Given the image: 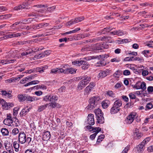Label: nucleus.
Instances as JSON below:
<instances>
[{
	"instance_id": "f257e3e1",
	"label": "nucleus",
	"mask_w": 153,
	"mask_h": 153,
	"mask_svg": "<svg viewBox=\"0 0 153 153\" xmlns=\"http://www.w3.org/2000/svg\"><path fill=\"white\" fill-rule=\"evenodd\" d=\"M83 79L79 82L77 90L80 91L85 87L91 80L90 77L87 76H84L82 77Z\"/></svg>"
},
{
	"instance_id": "f03ea898",
	"label": "nucleus",
	"mask_w": 153,
	"mask_h": 153,
	"mask_svg": "<svg viewBox=\"0 0 153 153\" xmlns=\"http://www.w3.org/2000/svg\"><path fill=\"white\" fill-rule=\"evenodd\" d=\"M32 139L30 137H27L26 134L23 131L19 133L18 136V140L20 143L23 144L26 142L28 144L30 143Z\"/></svg>"
},
{
	"instance_id": "7ed1b4c3",
	"label": "nucleus",
	"mask_w": 153,
	"mask_h": 153,
	"mask_svg": "<svg viewBox=\"0 0 153 153\" xmlns=\"http://www.w3.org/2000/svg\"><path fill=\"white\" fill-rule=\"evenodd\" d=\"M99 100V98L98 97H91L89 101V104L86 108L87 109H93L97 105V102Z\"/></svg>"
},
{
	"instance_id": "20e7f679",
	"label": "nucleus",
	"mask_w": 153,
	"mask_h": 153,
	"mask_svg": "<svg viewBox=\"0 0 153 153\" xmlns=\"http://www.w3.org/2000/svg\"><path fill=\"white\" fill-rule=\"evenodd\" d=\"M94 112L96 115L97 122L100 123H103L104 122V118L103 114L101 110L98 108L94 110Z\"/></svg>"
},
{
	"instance_id": "39448f33",
	"label": "nucleus",
	"mask_w": 153,
	"mask_h": 153,
	"mask_svg": "<svg viewBox=\"0 0 153 153\" xmlns=\"http://www.w3.org/2000/svg\"><path fill=\"white\" fill-rule=\"evenodd\" d=\"M29 33L28 32H23L20 33H16V32L9 33L5 37L6 38L17 37L21 36H22L27 34Z\"/></svg>"
},
{
	"instance_id": "423d86ee",
	"label": "nucleus",
	"mask_w": 153,
	"mask_h": 153,
	"mask_svg": "<svg viewBox=\"0 0 153 153\" xmlns=\"http://www.w3.org/2000/svg\"><path fill=\"white\" fill-rule=\"evenodd\" d=\"M137 117V114L135 112L131 113L126 118L125 120L126 123L128 124H131Z\"/></svg>"
},
{
	"instance_id": "0eeeda50",
	"label": "nucleus",
	"mask_w": 153,
	"mask_h": 153,
	"mask_svg": "<svg viewBox=\"0 0 153 153\" xmlns=\"http://www.w3.org/2000/svg\"><path fill=\"white\" fill-rule=\"evenodd\" d=\"M84 18L83 16H81L76 18L74 19L71 20L68 22L66 23V25L67 26H71L72 25L77 23L84 20Z\"/></svg>"
},
{
	"instance_id": "6e6552de",
	"label": "nucleus",
	"mask_w": 153,
	"mask_h": 153,
	"mask_svg": "<svg viewBox=\"0 0 153 153\" xmlns=\"http://www.w3.org/2000/svg\"><path fill=\"white\" fill-rule=\"evenodd\" d=\"M48 25V24L47 23H43L38 25H33L31 28L33 29H39L41 28L45 27Z\"/></svg>"
},
{
	"instance_id": "1a4fd4ad",
	"label": "nucleus",
	"mask_w": 153,
	"mask_h": 153,
	"mask_svg": "<svg viewBox=\"0 0 153 153\" xmlns=\"http://www.w3.org/2000/svg\"><path fill=\"white\" fill-rule=\"evenodd\" d=\"M95 86V84L93 82L90 83L89 85L85 89V94H88Z\"/></svg>"
},
{
	"instance_id": "9d476101",
	"label": "nucleus",
	"mask_w": 153,
	"mask_h": 153,
	"mask_svg": "<svg viewBox=\"0 0 153 153\" xmlns=\"http://www.w3.org/2000/svg\"><path fill=\"white\" fill-rule=\"evenodd\" d=\"M94 115L93 114H90L88 115L87 119L88 123L90 125H93L94 124Z\"/></svg>"
},
{
	"instance_id": "9b49d317",
	"label": "nucleus",
	"mask_w": 153,
	"mask_h": 153,
	"mask_svg": "<svg viewBox=\"0 0 153 153\" xmlns=\"http://www.w3.org/2000/svg\"><path fill=\"white\" fill-rule=\"evenodd\" d=\"M4 146L6 150L9 153H13L14 151L12 144L9 142L4 143Z\"/></svg>"
},
{
	"instance_id": "f8f14e48",
	"label": "nucleus",
	"mask_w": 153,
	"mask_h": 153,
	"mask_svg": "<svg viewBox=\"0 0 153 153\" xmlns=\"http://www.w3.org/2000/svg\"><path fill=\"white\" fill-rule=\"evenodd\" d=\"M76 69L69 68L65 69H63V73L65 74H73L76 73Z\"/></svg>"
},
{
	"instance_id": "ddd939ff",
	"label": "nucleus",
	"mask_w": 153,
	"mask_h": 153,
	"mask_svg": "<svg viewBox=\"0 0 153 153\" xmlns=\"http://www.w3.org/2000/svg\"><path fill=\"white\" fill-rule=\"evenodd\" d=\"M34 7H36L40 8V9L38 10H36L38 12L43 13L45 11L46 8H47V6L44 5H37L34 6Z\"/></svg>"
},
{
	"instance_id": "4468645a",
	"label": "nucleus",
	"mask_w": 153,
	"mask_h": 153,
	"mask_svg": "<svg viewBox=\"0 0 153 153\" xmlns=\"http://www.w3.org/2000/svg\"><path fill=\"white\" fill-rule=\"evenodd\" d=\"M109 71H110L108 70L100 71L98 74L99 77L102 78L105 77L109 74Z\"/></svg>"
},
{
	"instance_id": "2eb2a0df",
	"label": "nucleus",
	"mask_w": 153,
	"mask_h": 153,
	"mask_svg": "<svg viewBox=\"0 0 153 153\" xmlns=\"http://www.w3.org/2000/svg\"><path fill=\"white\" fill-rule=\"evenodd\" d=\"M11 92L9 91L7 92L5 91H1V93L2 96L6 98H11L12 97V95L11 94Z\"/></svg>"
},
{
	"instance_id": "dca6fc26",
	"label": "nucleus",
	"mask_w": 153,
	"mask_h": 153,
	"mask_svg": "<svg viewBox=\"0 0 153 153\" xmlns=\"http://www.w3.org/2000/svg\"><path fill=\"white\" fill-rule=\"evenodd\" d=\"M30 109V108H27V107H25L23 108L22 110L19 114L20 116L21 117H23L25 116L29 111Z\"/></svg>"
},
{
	"instance_id": "f3484780",
	"label": "nucleus",
	"mask_w": 153,
	"mask_h": 153,
	"mask_svg": "<svg viewBox=\"0 0 153 153\" xmlns=\"http://www.w3.org/2000/svg\"><path fill=\"white\" fill-rule=\"evenodd\" d=\"M50 132L48 131H46L44 133L43 135V139L44 141H47L50 139Z\"/></svg>"
},
{
	"instance_id": "a211bd4d",
	"label": "nucleus",
	"mask_w": 153,
	"mask_h": 153,
	"mask_svg": "<svg viewBox=\"0 0 153 153\" xmlns=\"http://www.w3.org/2000/svg\"><path fill=\"white\" fill-rule=\"evenodd\" d=\"M14 61L15 60L14 59H3L1 60H0V64L3 65L11 63H13L14 62Z\"/></svg>"
},
{
	"instance_id": "6ab92c4d",
	"label": "nucleus",
	"mask_w": 153,
	"mask_h": 153,
	"mask_svg": "<svg viewBox=\"0 0 153 153\" xmlns=\"http://www.w3.org/2000/svg\"><path fill=\"white\" fill-rule=\"evenodd\" d=\"M63 69L62 68H57L55 69H52L51 70L50 73L56 74L57 73H63Z\"/></svg>"
},
{
	"instance_id": "aec40b11",
	"label": "nucleus",
	"mask_w": 153,
	"mask_h": 153,
	"mask_svg": "<svg viewBox=\"0 0 153 153\" xmlns=\"http://www.w3.org/2000/svg\"><path fill=\"white\" fill-rule=\"evenodd\" d=\"M120 109V108H117L113 105V106L111 109L110 113L112 114H114L118 112Z\"/></svg>"
},
{
	"instance_id": "412c9836",
	"label": "nucleus",
	"mask_w": 153,
	"mask_h": 153,
	"mask_svg": "<svg viewBox=\"0 0 153 153\" xmlns=\"http://www.w3.org/2000/svg\"><path fill=\"white\" fill-rule=\"evenodd\" d=\"M110 104V101L108 100L103 101L102 102V106L104 108H106Z\"/></svg>"
},
{
	"instance_id": "4be33fe9",
	"label": "nucleus",
	"mask_w": 153,
	"mask_h": 153,
	"mask_svg": "<svg viewBox=\"0 0 153 153\" xmlns=\"http://www.w3.org/2000/svg\"><path fill=\"white\" fill-rule=\"evenodd\" d=\"M81 63L82 65V69L86 70L88 69L90 66L88 62L85 61H82Z\"/></svg>"
},
{
	"instance_id": "5701e85b",
	"label": "nucleus",
	"mask_w": 153,
	"mask_h": 153,
	"mask_svg": "<svg viewBox=\"0 0 153 153\" xmlns=\"http://www.w3.org/2000/svg\"><path fill=\"white\" fill-rule=\"evenodd\" d=\"M96 49L97 50H102L103 48L107 49L108 48V46L107 45H104L103 44H102L100 45L99 44H97L96 45Z\"/></svg>"
},
{
	"instance_id": "b1692460",
	"label": "nucleus",
	"mask_w": 153,
	"mask_h": 153,
	"mask_svg": "<svg viewBox=\"0 0 153 153\" xmlns=\"http://www.w3.org/2000/svg\"><path fill=\"white\" fill-rule=\"evenodd\" d=\"M48 105V104L47 103L44 105L39 106L38 107L37 111L40 112L43 111L46 109Z\"/></svg>"
},
{
	"instance_id": "393cba45",
	"label": "nucleus",
	"mask_w": 153,
	"mask_h": 153,
	"mask_svg": "<svg viewBox=\"0 0 153 153\" xmlns=\"http://www.w3.org/2000/svg\"><path fill=\"white\" fill-rule=\"evenodd\" d=\"M1 132L3 136H7L9 134V132L8 129L5 128H2L1 130Z\"/></svg>"
},
{
	"instance_id": "a878e982",
	"label": "nucleus",
	"mask_w": 153,
	"mask_h": 153,
	"mask_svg": "<svg viewBox=\"0 0 153 153\" xmlns=\"http://www.w3.org/2000/svg\"><path fill=\"white\" fill-rule=\"evenodd\" d=\"M106 64V63L104 60H100L96 64V66L100 67L105 66Z\"/></svg>"
},
{
	"instance_id": "bb28decb",
	"label": "nucleus",
	"mask_w": 153,
	"mask_h": 153,
	"mask_svg": "<svg viewBox=\"0 0 153 153\" xmlns=\"http://www.w3.org/2000/svg\"><path fill=\"white\" fill-rule=\"evenodd\" d=\"M35 41V39H33V40H28V41H21L18 42L19 44L20 45H23L27 43L30 44L32 43L33 42Z\"/></svg>"
},
{
	"instance_id": "cd10ccee",
	"label": "nucleus",
	"mask_w": 153,
	"mask_h": 153,
	"mask_svg": "<svg viewBox=\"0 0 153 153\" xmlns=\"http://www.w3.org/2000/svg\"><path fill=\"white\" fill-rule=\"evenodd\" d=\"M18 97L20 102L23 101L27 99L26 96L25 94H19L18 96Z\"/></svg>"
},
{
	"instance_id": "c85d7f7f",
	"label": "nucleus",
	"mask_w": 153,
	"mask_h": 153,
	"mask_svg": "<svg viewBox=\"0 0 153 153\" xmlns=\"http://www.w3.org/2000/svg\"><path fill=\"white\" fill-rule=\"evenodd\" d=\"M122 103L121 101L120 100H116L114 103L113 105L117 107V108H120V107L122 105Z\"/></svg>"
},
{
	"instance_id": "c756f323",
	"label": "nucleus",
	"mask_w": 153,
	"mask_h": 153,
	"mask_svg": "<svg viewBox=\"0 0 153 153\" xmlns=\"http://www.w3.org/2000/svg\"><path fill=\"white\" fill-rule=\"evenodd\" d=\"M27 99L26 100H27L28 101H30L31 102L37 101L39 100V98H37L35 97H30V96H26Z\"/></svg>"
},
{
	"instance_id": "7c9ffc66",
	"label": "nucleus",
	"mask_w": 153,
	"mask_h": 153,
	"mask_svg": "<svg viewBox=\"0 0 153 153\" xmlns=\"http://www.w3.org/2000/svg\"><path fill=\"white\" fill-rule=\"evenodd\" d=\"M58 99V97L55 95L51 94L50 97V102H55Z\"/></svg>"
},
{
	"instance_id": "2f4dec72",
	"label": "nucleus",
	"mask_w": 153,
	"mask_h": 153,
	"mask_svg": "<svg viewBox=\"0 0 153 153\" xmlns=\"http://www.w3.org/2000/svg\"><path fill=\"white\" fill-rule=\"evenodd\" d=\"M122 71H121L117 70L116 71L114 74L113 76L114 77L117 78L119 77L120 76L122 75Z\"/></svg>"
},
{
	"instance_id": "473e14b6",
	"label": "nucleus",
	"mask_w": 153,
	"mask_h": 153,
	"mask_svg": "<svg viewBox=\"0 0 153 153\" xmlns=\"http://www.w3.org/2000/svg\"><path fill=\"white\" fill-rule=\"evenodd\" d=\"M106 94L107 96H109L112 97H115V94L111 91H108L106 92Z\"/></svg>"
},
{
	"instance_id": "72a5a7b5",
	"label": "nucleus",
	"mask_w": 153,
	"mask_h": 153,
	"mask_svg": "<svg viewBox=\"0 0 153 153\" xmlns=\"http://www.w3.org/2000/svg\"><path fill=\"white\" fill-rule=\"evenodd\" d=\"M141 82L138 81L137 82L135 85H132L131 86L134 88H135L137 89H140Z\"/></svg>"
},
{
	"instance_id": "f704fd0d",
	"label": "nucleus",
	"mask_w": 153,
	"mask_h": 153,
	"mask_svg": "<svg viewBox=\"0 0 153 153\" xmlns=\"http://www.w3.org/2000/svg\"><path fill=\"white\" fill-rule=\"evenodd\" d=\"M13 146L15 151L16 152H18L19 147V143L16 141H14L13 143Z\"/></svg>"
},
{
	"instance_id": "c9c22d12",
	"label": "nucleus",
	"mask_w": 153,
	"mask_h": 153,
	"mask_svg": "<svg viewBox=\"0 0 153 153\" xmlns=\"http://www.w3.org/2000/svg\"><path fill=\"white\" fill-rule=\"evenodd\" d=\"M4 124L8 126H10L13 123L12 120L5 119L4 121Z\"/></svg>"
},
{
	"instance_id": "e433bc0d",
	"label": "nucleus",
	"mask_w": 153,
	"mask_h": 153,
	"mask_svg": "<svg viewBox=\"0 0 153 153\" xmlns=\"http://www.w3.org/2000/svg\"><path fill=\"white\" fill-rule=\"evenodd\" d=\"M18 79V78L12 77L8 79L5 80V82L7 83H10L12 82H14Z\"/></svg>"
},
{
	"instance_id": "4c0bfd02",
	"label": "nucleus",
	"mask_w": 153,
	"mask_h": 153,
	"mask_svg": "<svg viewBox=\"0 0 153 153\" xmlns=\"http://www.w3.org/2000/svg\"><path fill=\"white\" fill-rule=\"evenodd\" d=\"M134 138L136 139H138L140 138L143 135V133L140 132L136 134H134Z\"/></svg>"
},
{
	"instance_id": "58836bf2",
	"label": "nucleus",
	"mask_w": 153,
	"mask_h": 153,
	"mask_svg": "<svg viewBox=\"0 0 153 153\" xmlns=\"http://www.w3.org/2000/svg\"><path fill=\"white\" fill-rule=\"evenodd\" d=\"M144 146L142 143H141L137 146V148L138 150L140 152L143 151L144 149Z\"/></svg>"
},
{
	"instance_id": "ea45409f",
	"label": "nucleus",
	"mask_w": 153,
	"mask_h": 153,
	"mask_svg": "<svg viewBox=\"0 0 153 153\" xmlns=\"http://www.w3.org/2000/svg\"><path fill=\"white\" fill-rule=\"evenodd\" d=\"M25 8V5L22 4L14 7V9L15 10H21L24 9Z\"/></svg>"
},
{
	"instance_id": "a19ab883",
	"label": "nucleus",
	"mask_w": 153,
	"mask_h": 153,
	"mask_svg": "<svg viewBox=\"0 0 153 153\" xmlns=\"http://www.w3.org/2000/svg\"><path fill=\"white\" fill-rule=\"evenodd\" d=\"M51 97V94H48L44 96L43 97V100L44 101L46 102H50V97Z\"/></svg>"
},
{
	"instance_id": "79ce46f5",
	"label": "nucleus",
	"mask_w": 153,
	"mask_h": 153,
	"mask_svg": "<svg viewBox=\"0 0 153 153\" xmlns=\"http://www.w3.org/2000/svg\"><path fill=\"white\" fill-rule=\"evenodd\" d=\"M82 60L75 61L72 62V64L73 65L79 66L82 65Z\"/></svg>"
},
{
	"instance_id": "37998d69",
	"label": "nucleus",
	"mask_w": 153,
	"mask_h": 153,
	"mask_svg": "<svg viewBox=\"0 0 153 153\" xmlns=\"http://www.w3.org/2000/svg\"><path fill=\"white\" fill-rule=\"evenodd\" d=\"M114 28L110 27H108L106 28H105L104 29L103 31L101 32V34L104 33L105 32H109L111 30H112Z\"/></svg>"
},
{
	"instance_id": "c03bdc74",
	"label": "nucleus",
	"mask_w": 153,
	"mask_h": 153,
	"mask_svg": "<svg viewBox=\"0 0 153 153\" xmlns=\"http://www.w3.org/2000/svg\"><path fill=\"white\" fill-rule=\"evenodd\" d=\"M104 137L105 136L104 134H101L98 137L97 142V143L101 142L102 140Z\"/></svg>"
},
{
	"instance_id": "a18cd8bd",
	"label": "nucleus",
	"mask_w": 153,
	"mask_h": 153,
	"mask_svg": "<svg viewBox=\"0 0 153 153\" xmlns=\"http://www.w3.org/2000/svg\"><path fill=\"white\" fill-rule=\"evenodd\" d=\"M20 24V22H16L13 24L12 25L10 26V27L11 29H13L14 30H17V28L16 27H15L16 26Z\"/></svg>"
},
{
	"instance_id": "49530a36",
	"label": "nucleus",
	"mask_w": 153,
	"mask_h": 153,
	"mask_svg": "<svg viewBox=\"0 0 153 153\" xmlns=\"http://www.w3.org/2000/svg\"><path fill=\"white\" fill-rule=\"evenodd\" d=\"M152 107L153 105L152 104L151 102L149 103L146 105L145 110H147V109H150Z\"/></svg>"
},
{
	"instance_id": "de8ad7c7",
	"label": "nucleus",
	"mask_w": 153,
	"mask_h": 153,
	"mask_svg": "<svg viewBox=\"0 0 153 153\" xmlns=\"http://www.w3.org/2000/svg\"><path fill=\"white\" fill-rule=\"evenodd\" d=\"M19 108L18 107H15L13 109V115L16 116L18 114V111L19 110Z\"/></svg>"
},
{
	"instance_id": "09e8293b",
	"label": "nucleus",
	"mask_w": 153,
	"mask_h": 153,
	"mask_svg": "<svg viewBox=\"0 0 153 153\" xmlns=\"http://www.w3.org/2000/svg\"><path fill=\"white\" fill-rule=\"evenodd\" d=\"M150 140V138L149 137H148L146 138L141 143L143 145H145L147 143H148Z\"/></svg>"
},
{
	"instance_id": "8fccbe9b",
	"label": "nucleus",
	"mask_w": 153,
	"mask_h": 153,
	"mask_svg": "<svg viewBox=\"0 0 153 153\" xmlns=\"http://www.w3.org/2000/svg\"><path fill=\"white\" fill-rule=\"evenodd\" d=\"M101 130V128H100L99 127L93 128L92 131H94V132H95V133H97V134L99 131H100Z\"/></svg>"
},
{
	"instance_id": "3c124183",
	"label": "nucleus",
	"mask_w": 153,
	"mask_h": 153,
	"mask_svg": "<svg viewBox=\"0 0 153 153\" xmlns=\"http://www.w3.org/2000/svg\"><path fill=\"white\" fill-rule=\"evenodd\" d=\"M140 88L142 89L143 90H144L146 89V84L144 82H143L142 83H141L140 85Z\"/></svg>"
},
{
	"instance_id": "603ef678",
	"label": "nucleus",
	"mask_w": 153,
	"mask_h": 153,
	"mask_svg": "<svg viewBox=\"0 0 153 153\" xmlns=\"http://www.w3.org/2000/svg\"><path fill=\"white\" fill-rule=\"evenodd\" d=\"M143 59L142 58L135 57H134V61H138L140 62H142L143 61Z\"/></svg>"
},
{
	"instance_id": "864d4df0",
	"label": "nucleus",
	"mask_w": 153,
	"mask_h": 153,
	"mask_svg": "<svg viewBox=\"0 0 153 153\" xmlns=\"http://www.w3.org/2000/svg\"><path fill=\"white\" fill-rule=\"evenodd\" d=\"M33 51H34L33 49H29L26 50L25 52L26 56H27L29 54L33 52Z\"/></svg>"
},
{
	"instance_id": "5fc2aeb1",
	"label": "nucleus",
	"mask_w": 153,
	"mask_h": 153,
	"mask_svg": "<svg viewBox=\"0 0 153 153\" xmlns=\"http://www.w3.org/2000/svg\"><path fill=\"white\" fill-rule=\"evenodd\" d=\"M124 60L126 61H134V57H126L124 58Z\"/></svg>"
},
{
	"instance_id": "6e6d98bb",
	"label": "nucleus",
	"mask_w": 153,
	"mask_h": 153,
	"mask_svg": "<svg viewBox=\"0 0 153 153\" xmlns=\"http://www.w3.org/2000/svg\"><path fill=\"white\" fill-rule=\"evenodd\" d=\"M19 132V130L17 128H16L13 129L12 131V133L14 135H16Z\"/></svg>"
},
{
	"instance_id": "4d7b16f0",
	"label": "nucleus",
	"mask_w": 153,
	"mask_h": 153,
	"mask_svg": "<svg viewBox=\"0 0 153 153\" xmlns=\"http://www.w3.org/2000/svg\"><path fill=\"white\" fill-rule=\"evenodd\" d=\"M55 8V7L54 6L49 7L47 8V10L50 12H52L53 10H54Z\"/></svg>"
},
{
	"instance_id": "13d9d810",
	"label": "nucleus",
	"mask_w": 153,
	"mask_h": 153,
	"mask_svg": "<svg viewBox=\"0 0 153 153\" xmlns=\"http://www.w3.org/2000/svg\"><path fill=\"white\" fill-rule=\"evenodd\" d=\"M123 73L124 75H129L130 74V72L129 70H126L123 71Z\"/></svg>"
},
{
	"instance_id": "bf43d9fd",
	"label": "nucleus",
	"mask_w": 153,
	"mask_h": 153,
	"mask_svg": "<svg viewBox=\"0 0 153 153\" xmlns=\"http://www.w3.org/2000/svg\"><path fill=\"white\" fill-rule=\"evenodd\" d=\"M3 108H4L5 110H7L9 108V106L8 103H7L6 102L5 103L4 105H2Z\"/></svg>"
},
{
	"instance_id": "052dcab7",
	"label": "nucleus",
	"mask_w": 153,
	"mask_h": 153,
	"mask_svg": "<svg viewBox=\"0 0 153 153\" xmlns=\"http://www.w3.org/2000/svg\"><path fill=\"white\" fill-rule=\"evenodd\" d=\"M125 34H126L125 32H123L120 30H118V36H123Z\"/></svg>"
},
{
	"instance_id": "680f3d73",
	"label": "nucleus",
	"mask_w": 153,
	"mask_h": 153,
	"mask_svg": "<svg viewBox=\"0 0 153 153\" xmlns=\"http://www.w3.org/2000/svg\"><path fill=\"white\" fill-rule=\"evenodd\" d=\"M122 84V83L118 82L115 85L114 87L115 88L117 89L118 88L121 87Z\"/></svg>"
},
{
	"instance_id": "e2e57ef3",
	"label": "nucleus",
	"mask_w": 153,
	"mask_h": 153,
	"mask_svg": "<svg viewBox=\"0 0 153 153\" xmlns=\"http://www.w3.org/2000/svg\"><path fill=\"white\" fill-rule=\"evenodd\" d=\"M97 133H95L91 135L90 136V138L92 140H94L97 135Z\"/></svg>"
},
{
	"instance_id": "0e129e2a",
	"label": "nucleus",
	"mask_w": 153,
	"mask_h": 153,
	"mask_svg": "<svg viewBox=\"0 0 153 153\" xmlns=\"http://www.w3.org/2000/svg\"><path fill=\"white\" fill-rule=\"evenodd\" d=\"M46 56L45 54L44 53V52L42 53H40L38 55L37 58L38 59H40L41 58H43Z\"/></svg>"
},
{
	"instance_id": "69168bd1",
	"label": "nucleus",
	"mask_w": 153,
	"mask_h": 153,
	"mask_svg": "<svg viewBox=\"0 0 153 153\" xmlns=\"http://www.w3.org/2000/svg\"><path fill=\"white\" fill-rule=\"evenodd\" d=\"M147 91L149 93H152L153 92V87L149 86L147 88Z\"/></svg>"
},
{
	"instance_id": "338daca9",
	"label": "nucleus",
	"mask_w": 153,
	"mask_h": 153,
	"mask_svg": "<svg viewBox=\"0 0 153 153\" xmlns=\"http://www.w3.org/2000/svg\"><path fill=\"white\" fill-rule=\"evenodd\" d=\"M58 104H57L55 102H51V106L52 108H54L56 107H58Z\"/></svg>"
},
{
	"instance_id": "774afa93",
	"label": "nucleus",
	"mask_w": 153,
	"mask_h": 153,
	"mask_svg": "<svg viewBox=\"0 0 153 153\" xmlns=\"http://www.w3.org/2000/svg\"><path fill=\"white\" fill-rule=\"evenodd\" d=\"M129 96L130 99H134L136 98V96L135 95L132 93H129Z\"/></svg>"
}]
</instances>
